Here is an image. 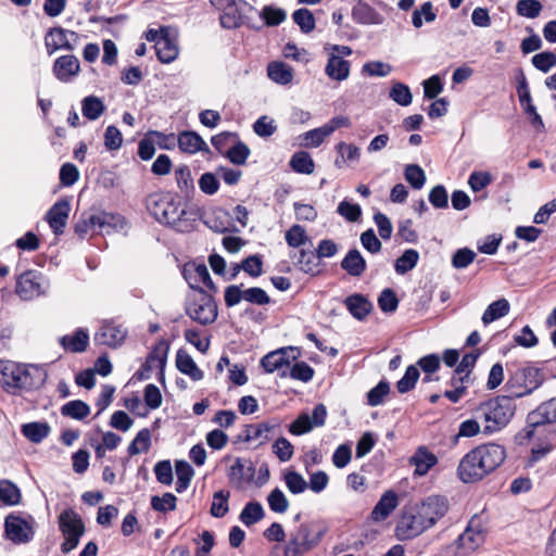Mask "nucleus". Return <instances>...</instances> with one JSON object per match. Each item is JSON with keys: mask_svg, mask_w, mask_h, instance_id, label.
<instances>
[{"mask_svg": "<svg viewBox=\"0 0 556 556\" xmlns=\"http://www.w3.org/2000/svg\"><path fill=\"white\" fill-rule=\"evenodd\" d=\"M450 501L445 495L430 494L403 508L395 526L400 541L413 540L433 528L448 513Z\"/></svg>", "mask_w": 556, "mask_h": 556, "instance_id": "nucleus-1", "label": "nucleus"}, {"mask_svg": "<svg viewBox=\"0 0 556 556\" xmlns=\"http://www.w3.org/2000/svg\"><path fill=\"white\" fill-rule=\"evenodd\" d=\"M146 205L156 222L178 232L191 231L198 219V213L192 206L170 193H152Z\"/></svg>", "mask_w": 556, "mask_h": 556, "instance_id": "nucleus-2", "label": "nucleus"}, {"mask_svg": "<svg viewBox=\"0 0 556 556\" xmlns=\"http://www.w3.org/2000/svg\"><path fill=\"white\" fill-rule=\"evenodd\" d=\"M505 458L506 450L501 444L478 445L460 459L457 476L464 483L480 481L500 467Z\"/></svg>", "mask_w": 556, "mask_h": 556, "instance_id": "nucleus-3", "label": "nucleus"}, {"mask_svg": "<svg viewBox=\"0 0 556 556\" xmlns=\"http://www.w3.org/2000/svg\"><path fill=\"white\" fill-rule=\"evenodd\" d=\"M553 424H556V396L543 402L528 414L527 426L518 432L516 441L526 444L534 437L545 433L554 439L556 431L551 427Z\"/></svg>", "mask_w": 556, "mask_h": 556, "instance_id": "nucleus-4", "label": "nucleus"}, {"mask_svg": "<svg viewBox=\"0 0 556 556\" xmlns=\"http://www.w3.org/2000/svg\"><path fill=\"white\" fill-rule=\"evenodd\" d=\"M327 531L328 527L320 520H309L301 523L290 532L283 556L305 555L320 543Z\"/></svg>", "mask_w": 556, "mask_h": 556, "instance_id": "nucleus-5", "label": "nucleus"}, {"mask_svg": "<svg viewBox=\"0 0 556 556\" xmlns=\"http://www.w3.org/2000/svg\"><path fill=\"white\" fill-rule=\"evenodd\" d=\"M515 414V406L508 397L496 396L480 404L477 417L483 422L482 432L493 434L505 428Z\"/></svg>", "mask_w": 556, "mask_h": 556, "instance_id": "nucleus-6", "label": "nucleus"}, {"mask_svg": "<svg viewBox=\"0 0 556 556\" xmlns=\"http://www.w3.org/2000/svg\"><path fill=\"white\" fill-rule=\"evenodd\" d=\"M169 351V343L162 339L152 348L140 368L134 374L131 380H155L165 382V366Z\"/></svg>", "mask_w": 556, "mask_h": 556, "instance_id": "nucleus-7", "label": "nucleus"}, {"mask_svg": "<svg viewBox=\"0 0 556 556\" xmlns=\"http://www.w3.org/2000/svg\"><path fill=\"white\" fill-rule=\"evenodd\" d=\"M47 379L48 369L43 365L0 361V382H46Z\"/></svg>", "mask_w": 556, "mask_h": 556, "instance_id": "nucleus-8", "label": "nucleus"}, {"mask_svg": "<svg viewBox=\"0 0 556 556\" xmlns=\"http://www.w3.org/2000/svg\"><path fill=\"white\" fill-rule=\"evenodd\" d=\"M187 315L201 325H210L217 318V305L213 296L203 289H198L188 300Z\"/></svg>", "mask_w": 556, "mask_h": 556, "instance_id": "nucleus-9", "label": "nucleus"}, {"mask_svg": "<svg viewBox=\"0 0 556 556\" xmlns=\"http://www.w3.org/2000/svg\"><path fill=\"white\" fill-rule=\"evenodd\" d=\"M59 528L64 536L61 551L67 554L78 546L80 538L85 533V525L73 508H67L59 516Z\"/></svg>", "mask_w": 556, "mask_h": 556, "instance_id": "nucleus-10", "label": "nucleus"}, {"mask_svg": "<svg viewBox=\"0 0 556 556\" xmlns=\"http://www.w3.org/2000/svg\"><path fill=\"white\" fill-rule=\"evenodd\" d=\"M296 346H285L269 352L261 359V365L267 372L277 371L281 378L288 377L290 364L301 357Z\"/></svg>", "mask_w": 556, "mask_h": 556, "instance_id": "nucleus-11", "label": "nucleus"}, {"mask_svg": "<svg viewBox=\"0 0 556 556\" xmlns=\"http://www.w3.org/2000/svg\"><path fill=\"white\" fill-rule=\"evenodd\" d=\"M79 40L76 31L65 29L61 26L51 27L45 35V46L49 55L59 50L73 51Z\"/></svg>", "mask_w": 556, "mask_h": 556, "instance_id": "nucleus-12", "label": "nucleus"}, {"mask_svg": "<svg viewBox=\"0 0 556 556\" xmlns=\"http://www.w3.org/2000/svg\"><path fill=\"white\" fill-rule=\"evenodd\" d=\"M485 534L480 519L472 517L465 531L456 540L457 548L462 555L476 551L484 542Z\"/></svg>", "mask_w": 556, "mask_h": 556, "instance_id": "nucleus-13", "label": "nucleus"}, {"mask_svg": "<svg viewBox=\"0 0 556 556\" xmlns=\"http://www.w3.org/2000/svg\"><path fill=\"white\" fill-rule=\"evenodd\" d=\"M556 379V365L545 364L542 367L525 364L516 369L511 380L515 382H545Z\"/></svg>", "mask_w": 556, "mask_h": 556, "instance_id": "nucleus-14", "label": "nucleus"}, {"mask_svg": "<svg viewBox=\"0 0 556 556\" xmlns=\"http://www.w3.org/2000/svg\"><path fill=\"white\" fill-rule=\"evenodd\" d=\"M327 418V408L324 404L314 407L312 416L306 413L299 417L289 426V431L294 435H302L312 431L315 427L325 425Z\"/></svg>", "mask_w": 556, "mask_h": 556, "instance_id": "nucleus-15", "label": "nucleus"}, {"mask_svg": "<svg viewBox=\"0 0 556 556\" xmlns=\"http://www.w3.org/2000/svg\"><path fill=\"white\" fill-rule=\"evenodd\" d=\"M41 277L33 270L21 274L16 280L15 292L25 301L33 300L46 293Z\"/></svg>", "mask_w": 556, "mask_h": 556, "instance_id": "nucleus-16", "label": "nucleus"}, {"mask_svg": "<svg viewBox=\"0 0 556 556\" xmlns=\"http://www.w3.org/2000/svg\"><path fill=\"white\" fill-rule=\"evenodd\" d=\"M5 534L15 544L27 543L33 539L34 530L30 523L14 515H9L4 521Z\"/></svg>", "mask_w": 556, "mask_h": 556, "instance_id": "nucleus-17", "label": "nucleus"}, {"mask_svg": "<svg viewBox=\"0 0 556 556\" xmlns=\"http://www.w3.org/2000/svg\"><path fill=\"white\" fill-rule=\"evenodd\" d=\"M127 330L115 321H104L94 334V340L99 344L109 346H118L126 339Z\"/></svg>", "mask_w": 556, "mask_h": 556, "instance_id": "nucleus-18", "label": "nucleus"}, {"mask_svg": "<svg viewBox=\"0 0 556 556\" xmlns=\"http://www.w3.org/2000/svg\"><path fill=\"white\" fill-rule=\"evenodd\" d=\"M80 71V63L73 54L59 56L52 66L55 78L62 83L71 81Z\"/></svg>", "mask_w": 556, "mask_h": 556, "instance_id": "nucleus-19", "label": "nucleus"}, {"mask_svg": "<svg viewBox=\"0 0 556 556\" xmlns=\"http://www.w3.org/2000/svg\"><path fill=\"white\" fill-rule=\"evenodd\" d=\"M255 471V466L251 460L238 457L228 470V479L233 485L241 486L243 482L254 481Z\"/></svg>", "mask_w": 556, "mask_h": 556, "instance_id": "nucleus-20", "label": "nucleus"}, {"mask_svg": "<svg viewBox=\"0 0 556 556\" xmlns=\"http://www.w3.org/2000/svg\"><path fill=\"white\" fill-rule=\"evenodd\" d=\"M70 210V203L62 200L54 203L48 211L46 219L55 235L63 233L67 223Z\"/></svg>", "mask_w": 556, "mask_h": 556, "instance_id": "nucleus-21", "label": "nucleus"}, {"mask_svg": "<svg viewBox=\"0 0 556 556\" xmlns=\"http://www.w3.org/2000/svg\"><path fill=\"white\" fill-rule=\"evenodd\" d=\"M409 464L415 467L414 475L426 476L429 470L438 464V457L427 446H418L409 458Z\"/></svg>", "mask_w": 556, "mask_h": 556, "instance_id": "nucleus-22", "label": "nucleus"}, {"mask_svg": "<svg viewBox=\"0 0 556 556\" xmlns=\"http://www.w3.org/2000/svg\"><path fill=\"white\" fill-rule=\"evenodd\" d=\"M185 279L188 285L194 292H198V289H202L199 285L203 283L212 291L216 292V287L211 278L207 267L204 264H199L193 266L192 268H185L184 270Z\"/></svg>", "mask_w": 556, "mask_h": 556, "instance_id": "nucleus-23", "label": "nucleus"}, {"mask_svg": "<svg viewBox=\"0 0 556 556\" xmlns=\"http://www.w3.org/2000/svg\"><path fill=\"white\" fill-rule=\"evenodd\" d=\"M397 494L392 490H388L381 495V497L372 508L370 518L375 522L383 521L391 515V513L397 507Z\"/></svg>", "mask_w": 556, "mask_h": 556, "instance_id": "nucleus-24", "label": "nucleus"}, {"mask_svg": "<svg viewBox=\"0 0 556 556\" xmlns=\"http://www.w3.org/2000/svg\"><path fill=\"white\" fill-rule=\"evenodd\" d=\"M113 216L108 213H98L90 215L87 219L80 220L75 226V231L79 236H85L88 232L103 231L106 227L111 226Z\"/></svg>", "mask_w": 556, "mask_h": 556, "instance_id": "nucleus-25", "label": "nucleus"}, {"mask_svg": "<svg viewBox=\"0 0 556 556\" xmlns=\"http://www.w3.org/2000/svg\"><path fill=\"white\" fill-rule=\"evenodd\" d=\"M351 63L341 55H337L333 52H329L328 61L325 66L326 75L336 81H343L350 76Z\"/></svg>", "mask_w": 556, "mask_h": 556, "instance_id": "nucleus-26", "label": "nucleus"}, {"mask_svg": "<svg viewBox=\"0 0 556 556\" xmlns=\"http://www.w3.org/2000/svg\"><path fill=\"white\" fill-rule=\"evenodd\" d=\"M154 48L159 61L164 64L174 62L179 55L177 38L172 35V31L164 35Z\"/></svg>", "mask_w": 556, "mask_h": 556, "instance_id": "nucleus-27", "label": "nucleus"}, {"mask_svg": "<svg viewBox=\"0 0 556 556\" xmlns=\"http://www.w3.org/2000/svg\"><path fill=\"white\" fill-rule=\"evenodd\" d=\"M338 156L334 160V166L337 168H343L354 162H358L361 159V149L353 144L340 141L334 147Z\"/></svg>", "mask_w": 556, "mask_h": 556, "instance_id": "nucleus-28", "label": "nucleus"}, {"mask_svg": "<svg viewBox=\"0 0 556 556\" xmlns=\"http://www.w3.org/2000/svg\"><path fill=\"white\" fill-rule=\"evenodd\" d=\"M341 268L352 277H359L366 270V261L357 249H351L341 261Z\"/></svg>", "mask_w": 556, "mask_h": 556, "instance_id": "nucleus-29", "label": "nucleus"}, {"mask_svg": "<svg viewBox=\"0 0 556 556\" xmlns=\"http://www.w3.org/2000/svg\"><path fill=\"white\" fill-rule=\"evenodd\" d=\"M178 146L182 152L194 154L199 151H208L206 142L195 131H182L178 135Z\"/></svg>", "mask_w": 556, "mask_h": 556, "instance_id": "nucleus-30", "label": "nucleus"}, {"mask_svg": "<svg viewBox=\"0 0 556 556\" xmlns=\"http://www.w3.org/2000/svg\"><path fill=\"white\" fill-rule=\"evenodd\" d=\"M112 371V364L106 356H100L93 367L87 368L75 377V382H94L96 374L106 377Z\"/></svg>", "mask_w": 556, "mask_h": 556, "instance_id": "nucleus-31", "label": "nucleus"}, {"mask_svg": "<svg viewBox=\"0 0 556 556\" xmlns=\"http://www.w3.org/2000/svg\"><path fill=\"white\" fill-rule=\"evenodd\" d=\"M59 341L66 351L80 353L88 346L89 334L87 330L79 328L73 334L61 337Z\"/></svg>", "mask_w": 556, "mask_h": 556, "instance_id": "nucleus-32", "label": "nucleus"}, {"mask_svg": "<svg viewBox=\"0 0 556 556\" xmlns=\"http://www.w3.org/2000/svg\"><path fill=\"white\" fill-rule=\"evenodd\" d=\"M219 16L220 26L225 29H235L241 26L243 22V15L239 9L237 1H232L225 4L222 9Z\"/></svg>", "mask_w": 556, "mask_h": 556, "instance_id": "nucleus-33", "label": "nucleus"}, {"mask_svg": "<svg viewBox=\"0 0 556 556\" xmlns=\"http://www.w3.org/2000/svg\"><path fill=\"white\" fill-rule=\"evenodd\" d=\"M344 303L351 315L358 320L364 319L372 308V304L358 293L348 296Z\"/></svg>", "mask_w": 556, "mask_h": 556, "instance_id": "nucleus-34", "label": "nucleus"}, {"mask_svg": "<svg viewBox=\"0 0 556 556\" xmlns=\"http://www.w3.org/2000/svg\"><path fill=\"white\" fill-rule=\"evenodd\" d=\"M353 20L359 24L370 25L380 24L381 15L369 4L357 0V4L352 9Z\"/></svg>", "mask_w": 556, "mask_h": 556, "instance_id": "nucleus-35", "label": "nucleus"}, {"mask_svg": "<svg viewBox=\"0 0 556 556\" xmlns=\"http://www.w3.org/2000/svg\"><path fill=\"white\" fill-rule=\"evenodd\" d=\"M177 369L197 381L203 378L202 371L195 365L193 358L184 350H179L176 355Z\"/></svg>", "mask_w": 556, "mask_h": 556, "instance_id": "nucleus-36", "label": "nucleus"}, {"mask_svg": "<svg viewBox=\"0 0 556 556\" xmlns=\"http://www.w3.org/2000/svg\"><path fill=\"white\" fill-rule=\"evenodd\" d=\"M227 369L229 382H247L245 367L242 363H231L227 356H222L216 365L217 371Z\"/></svg>", "mask_w": 556, "mask_h": 556, "instance_id": "nucleus-37", "label": "nucleus"}, {"mask_svg": "<svg viewBox=\"0 0 556 556\" xmlns=\"http://www.w3.org/2000/svg\"><path fill=\"white\" fill-rule=\"evenodd\" d=\"M268 77L276 84L289 85L293 79L292 68L283 62H271L267 66Z\"/></svg>", "mask_w": 556, "mask_h": 556, "instance_id": "nucleus-38", "label": "nucleus"}, {"mask_svg": "<svg viewBox=\"0 0 556 556\" xmlns=\"http://www.w3.org/2000/svg\"><path fill=\"white\" fill-rule=\"evenodd\" d=\"M295 265L301 271L312 276H316L320 271L319 258L317 257L316 252L309 250L302 249L300 251Z\"/></svg>", "mask_w": 556, "mask_h": 556, "instance_id": "nucleus-39", "label": "nucleus"}, {"mask_svg": "<svg viewBox=\"0 0 556 556\" xmlns=\"http://www.w3.org/2000/svg\"><path fill=\"white\" fill-rule=\"evenodd\" d=\"M21 432L33 443H40L50 433V426L47 422H28L22 426Z\"/></svg>", "mask_w": 556, "mask_h": 556, "instance_id": "nucleus-40", "label": "nucleus"}, {"mask_svg": "<svg viewBox=\"0 0 556 556\" xmlns=\"http://www.w3.org/2000/svg\"><path fill=\"white\" fill-rule=\"evenodd\" d=\"M22 494L16 484L10 480H0V506L20 504Z\"/></svg>", "mask_w": 556, "mask_h": 556, "instance_id": "nucleus-41", "label": "nucleus"}, {"mask_svg": "<svg viewBox=\"0 0 556 556\" xmlns=\"http://www.w3.org/2000/svg\"><path fill=\"white\" fill-rule=\"evenodd\" d=\"M509 302L506 299H500L492 302L482 315V323L484 326L497 320L509 313Z\"/></svg>", "mask_w": 556, "mask_h": 556, "instance_id": "nucleus-42", "label": "nucleus"}, {"mask_svg": "<svg viewBox=\"0 0 556 556\" xmlns=\"http://www.w3.org/2000/svg\"><path fill=\"white\" fill-rule=\"evenodd\" d=\"M175 179L179 191L186 199H190L194 192V182L189 167L182 165L176 168Z\"/></svg>", "mask_w": 556, "mask_h": 556, "instance_id": "nucleus-43", "label": "nucleus"}, {"mask_svg": "<svg viewBox=\"0 0 556 556\" xmlns=\"http://www.w3.org/2000/svg\"><path fill=\"white\" fill-rule=\"evenodd\" d=\"M105 111L103 101L96 96H88L81 101V113L89 121L98 119Z\"/></svg>", "mask_w": 556, "mask_h": 556, "instance_id": "nucleus-44", "label": "nucleus"}, {"mask_svg": "<svg viewBox=\"0 0 556 556\" xmlns=\"http://www.w3.org/2000/svg\"><path fill=\"white\" fill-rule=\"evenodd\" d=\"M264 509L258 502H249L240 513L239 519L247 527L253 526L264 518Z\"/></svg>", "mask_w": 556, "mask_h": 556, "instance_id": "nucleus-45", "label": "nucleus"}, {"mask_svg": "<svg viewBox=\"0 0 556 556\" xmlns=\"http://www.w3.org/2000/svg\"><path fill=\"white\" fill-rule=\"evenodd\" d=\"M292 170L299 174L309 175L314 172V161L312 156L305 151L295 152L289 162Z\"/></svg>", "mask_w": 556, "mask_h": 556, "instance_id": "nucleus-46", "label": "nucleus"}, {"mask_svg": "<svg viewBox=\"0 0 556 556\" xmlns=\"http://www.w3.org/2000/svg\"><path fill=\"white\" fill-rule=\"evenodd\" d=\"M480 353L478 351L466 353L458 362L454 372L458 376L459 382L470 379V374L477 363Z\"/></svg>", "mask_w": 556, "mask_h": 556, "instance_id": "nucleus-47", "label": "nucleus"}, {"mask_svg": "<svg viewBox=\"0 0 556 556\" xmlns=\"http://www.w3.org/2000/svg\"><path fill=\"white\" fill-rule=\"evenodd\" d=\"M419 261V253L414 249H407L397 257L394 264V269L399 275H405L414 269Z\"/></svg>", "mask_w": 556, "mask_h": 556, "instance_id": "nucleus-48", "label": "nucleus"}, {"mask_svg": "<svg viewBox=\"0 0 556 556\" xmlns=\"http://www.w3.org/2000/svg\"><path fill=\"white\" fill-rule=\"evenodd\" d=\"M90 413V407L83 401L74 400L70 401L61 407V414L63 416L71 417L73 419L83 420Z\"/></svg>", "mask_w": 556, "mask_h": 556, "instance_id": "nucleus-49", "label": "nucleus"}, {"mask_svg": "<svg viewBox=\"0 0 556 556\" xmlns=\"http://www.w3.org/2000/svg\"><path fill=\"white\" fill-rule=\"evenodd\" d=\"M314 376V369L305 362L294 361L288 368V377L303 382L309 381Z\"/></svg>", "mask_w": 556, "mask_h": 556, "instance_id": "nucleus-50", "label": "nucleus"}, {"mask_svg": "<svg viewBox=\"0 0 556 556\" xmlns=\"http://www.w3.org/2000/svg\"><path fill=\"white\" fill-rule=\"evenodd\" d=\"M151 445V432L148 428L141 429L135 439L128 445L127 452L135 456L141 452H147Z\"/></svg>", "mask_w": 556, "mask_h": 556, "instance_id": "nucleus-51", "label": "nucleus"}, {"mask_svg": "<svg viewBox=\"0 0 556 556\" xmlns=\"http://www.w3.org/2000/svg\"><path fill=\"white\" fill-rule=\"evenodd\" d=\"M426 23H432L437 18V13L433 11V5L431 2H425L421 7L415 10L412 14V24L415 28H420L424 25V20Z\"/></svg>", "mask_w": 556, "mask_h": 556, "instance_id": "nucleus-52", "label": "nucleus"}, {"mask_svg": "<svg viewBox=\"0 0 556 556\" xmlns=\"http://www.w3.org/2000/svg\"><path fill=\"white\" fill-rule=\"evenodd\" d=\"M389 97L399 105L407 106L413 101L410 89L403 83H394L390 89Z\"/></svg>", "mask_w": 556, "mask_h": 556, "instance_id": "nucleus-53", "label": "nucleus"}, {"mask_svg": "<svg viewBox=\"0 0 556 556\" xmlns=\"http://www.w3.org/2000/svg\"><path fill=\"white\" fill-rule=\"evenodd\" d=\"M292 18L304 34H309L315 28V17L307 9H298L293 12Z\"/></svg>", "mask_w": 556, "mask_h": 556, "instance_id": "nucleus-54", "label": "nucleus"}, {"mask_svg": "<svg viewBox=\"0 0 556 556\" xmlns=\"http://www.w3.org/2000/svg\"><path fill=\"white\" fill-rule=\"evenodd\" d=\"M286 242L291 248H300L308 241L306 230L301 225H292L285 233Z\"/></svg>", "mask_w": 556, "mask_h": 556, "instance_id": "nucleus-55", "label": "nucleus"}, {"mask_svg": "<svg viewBox=\"0 0 556 556\" xmlns=\"http://www.w3.org/2000/svg\"><path fill=\"white\" fill-rule=\"evenodd\" d=\"M406 181L414 189H421L426 182V174L424 169L417 164H408L404 170Z\"/></svg>", "mask_w": 556, "mask_h": 556, "instance_id": "nucleus-56", "label": "nucleus"}, {"mask_svg": "<svg viewBox=\"0 0 556 556\" xmlns=\"http://www.w3.org/2000/svg\"><path fill=\"white\" fill-rule=\"evenodd\" d=\"M229 496H230L229 491L220 490V491H217L214 493L213 502H212V506H211L212 516H214L216 518H222L228 513Z\"/></svg>", "mask_w": 556, "mask_h": 556, "instance_id": "nucleus-57", "label": "nucleus"}, {"mask_svg": "<svg viewBox=\"0 0 556 556\" xmlns=\"http://www.w3.org/2000/svg\"><path fill=\"white\" fill-rule=\"evenodd\" d=\"M177 506V497L169 492L162 496L154 495L151 497V507L159 513L175 510Z\"/></svg>", "mask_w": 556, "mask_h": 556, "instance_id": "nucleus-58", "label": "nucleus"}, {"mask_svg": "<svg viewBox=\"0 0 556 556\" xmlns=\"http://www.w3.org/2000/svg\"><path fill=\"white\" fill-rule=\"evenodd\" d=\"M542 8L539 0H518L516 12L522 17L536 18L541 14Z\"/></svg>", "mask_w": 556, "mask_h": 556, "instance_id": "nucleus-59", "label": "nucleus"}, {"mask_svg": "<svg viewBox=\"0 0 556 556\" xmlns=\"http://www.w3.org/2000/svg\"><path fill=\"white\" fill-rule=\"evenodd\" d=\"M417 366L427 375L422 382H429V376L439 370L441 366V357L435 354H428L418 359Z\"/></svg>", "mask_w": 556, "mask_h": 556, "instance_id": "nucleus-60", "label": "nucleus"}, {"mask_svg": "<svg viewBox=\"0 0 556 556\" xmlns=\"http://www.w3.org/2000/svg\"><path fill=\"white\" fill-rule=\"evenodd\" d=\"M250 155L249 147L242 141H237L227 152L226 156L235 165L245 164Z\"/></svg>", "mask_w": 556, "mask_h": 556, "instance_id": "nucleus-61", "label": "nucleus"}, {"mask_svg": "<svg viewBox=\"0 0 556 556\" xmlns=\"http://www.w3.org/2000/svg\"><path fill=\"white\" fill-rule=\"evenodd\" d=\"M269 508L278 514H283L288 510L289 501L285 493L279 489H274L267 496Z\"/></svg>", "mask_w": 556, "mask_h": 556, "instance_id": "nucleus-62", "label": "nucleus"}, {"mask_svg": "<svg viewBox=\"0 0 556 556\" xmlns=\"http://www.w3.org/2000/svg\"><path fill=\"white\" fill-rule=\"evenodd\" d=\"M261 17L264 20L266 25L277 26L286 20L287 13L285 10H282L280 8H275L273 5H265L262 9Z\"/></svg>", "mask_w": 556, "mask_h": 556, "instance_id": "nucleus-63", "label": "nucleus"}, {"mask_svg": "<svg viewBox=\"0 0 556 556\" xmlns=\"http://www.w3.org/2000/svg\"><path fill=\"white\" fill-rule=\"evenodd\" d=\"M378 305L383 313H393L399 306V299L395 292L390 289H383L378 298Z\"/></svg>", "mask_w": 556, "mask_h": 556, "instance_id": "nucleus-64", "label": "nucleus"}]
</instances>
